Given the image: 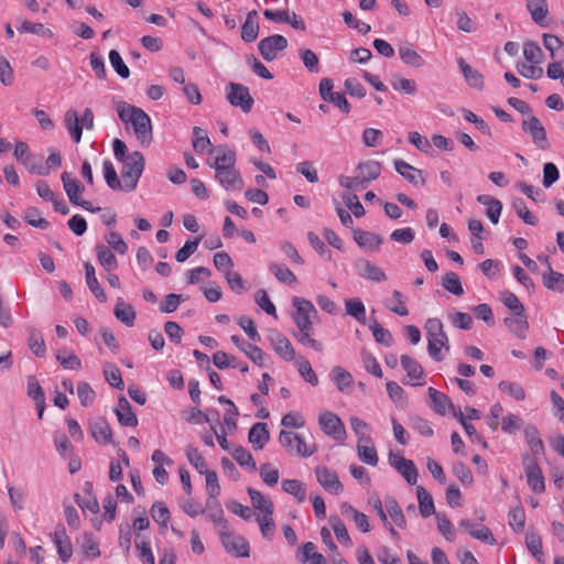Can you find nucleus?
I'll list each match as a JSON object with an SVG mask.
<instances>
[{
	"label": "nucleus",
	"instance_id": "nucleus-1",
	"mask_svg": "<svg viewBox=\"0 0 564 564\" xmlns=\"http://www.w3.org/2000/svg\"><path fill=\"white\" fill-rule=\"evenodd\" d=\"M424 329L426 332L429 343L427 350L430 356L435 361H441L443 359L441 349H449V340L446 333L444 332L442 321L436 317L429 318L424 325Z\"/></svg>",
	"mask_w": 564,
	"mask_h": 564
},
{
	"label": "nucleus",
	"instance_id": "nucleus-2",
	"mask_svg": "<svg viewBox=\"0 0 564 564\" xmlns=\"http://www.w3.org/2000/svg\"><path fill=\"white\" fill-rule=\"evenodd\" d=\"M121 178L124 183V191H133L143 173L145 161L141 152L134 151L129 154L126 161H122Z\"/></svg>",
	"mask_w": 564,
	"mask_h": 564
},
{
	"label": "nucleus",
	"instance_id": "nucleus-3",
	"mask_svg": "<svg viewBox=\"0 0 564 564\" xmlns=\"http://www.w3.org/2000/svg\"><path fill=\"white\" fill-rule=\"evenodd\" d=\"M279 442L290 454H295L302 457H308L316 451L314 445H307L301 435L293 432L281 431L279 434Z\"/></svg>",
	"mask_w": 564,
	"mask_h": 564
},
{
	"label": "nucleus",
	"instance_id": "nucleus-4",
	"mask_svg": "<svg viewBox=\"0 0 564 564\" xmlns=\"http://www.w3.org/2000/svg\"><path fill=\"white\" fill-rule=\"evenodd\" d=\"M227 100L234 107H239L243 112H249L253 105V98L248 87L238 83H229L226 87Z\"/></svg>",
	"mask_w": 564,
	"mask_h": 564
},
{
	"label": "nucleus",
	"instance_id": "nucleus-5",
	"mask_svg": "<svg viewBox=\"0 0 564 564\" xmlns=\"http://www.w3.org/2000/svg\"><path fill=\"white\" fill-rule=\"evenodd\" d=\"M522 130L530 134L533 143L541 150L549 148L546 130L540 119L533 115L522 120Z\"/></svg>",
	"mask_w": 564,
	"mask_h": 564
},
{
	"label": "nucleus",
	"instance_id": "nucleus-6",
	"mask_svg": "<svg viewBox=\"0 0 564 564\" xmlns=\"http://www.w3.org/2000/svg\"><path fill=\"white\" fill-rule=\"evenodd\" d=\"M293 306L295 307L296 312L293 316L294 323L296 324L297 328H304L306 330L313 329V324L311 321V315L316 314V310L312 302L303 299V297H294L293 299Z\"/></svg>",
	"mask_w": 564,
	"mask_h": 564
},
{
	"label": "nucleus",
	"instance_id": "nucleus-7",
	"mask_svg": "<svg viewBox=\"0 0 564 564\" xmlns=\"http://www.w3.org/2000/svg\"><path fill=\"white\" fill-rule=\"evenodd\" d=\"M137 139L143 145H149L152 142V124L151 119L141 108L138 111H134V117L131 122Z\"/></svg>",
	"mask_w": 564,
	"mask_h": 564
},
{
	"label": "nucleus",
	"instance_id": "nucleus-8",
	"mask_svg": "<svg viewBox=\"0 0 564 564\" xmlns=\"http://www.w3.org/2000/svg\"><path fill=\"white\" fill-rule=\"evenodd\" d=\"M286 47L288 40L283 35L279 34L264 37L258 44L259 52L267 62L275 59L278 52L283 51Z\"/></svg>",
	"mask_w": 564,
	"mask_h": 564
},
{
	"label": "nucleus",
	"instance_id": "nucleus-9",
	"mask_svg": "<svg viewBox=\"0 0 564 564\" xmlns=\"http://www.w3.org/2000/svg\"><path fill=\"white\" fill-rule=\"evenodd\" d=\"M333 80L329 78H323L319 82V95L321 97L328 102L334 104L339 109H341L345 113L350 111V105L347 101L346 97L343 94L333 91Z\"/></svg>",
	"mask_w": 564,
	"mask_h": 564
},
{
	"label": "nucleus",
	"instance_id": "nucleus-10",
	"mask_svg": "<svg viewBox=\"0 0 564 564\" xmlns=\"http://www.w3.org/2000/svg\"><path fill=\"white\" fill-rule=\"evenodd\" d=\"M221 543L226 551L235 556H249V543L241 535H235L230 532H221Z\"/></svg>",
	"mask_w": 564,
	"mask_h": 564
},
{
	"label": "nucleus",
	"instance_id": "nucleus-11",
	"mask_svg": "<svg viewBox=\"0 0 564 564\" xmlns=\"http://www.w3.org/2000/svg\"><path fill=\"white\" fill-rule=\"evenodd\" d=\"M315 476L319 485L327 491L333 494H341L344 490L343 484L339 481L337 474L326 466H317L315 468Z\"/></svg>",
	"mask_w": 564,
	"mask_h": 564
},
{
	"label": "nucleus",
	"instance_id": "nucleus-12",
	"mask_svg": "<svg viewBox=\"0 0 564 564\" xmlns=\"http://www.w3.org/2000/svg\"><path fill=\"white\" fill-rule=\"evenodd\" d=\"M319 425L322 430L333 436L335 440H343L346 431L340 419L333 412L326 411L319 415Z\"/></svg>",
	"mask_w": 564,
	"mask_h": 564
},
{
	"label": "nucleus",
	"instance_id": "nucleus-13",
	"mask_svg": "<svg viewBox=\"0 0 564 564\" xmlns=\"http://www.w3.org/2000/svg\"><path fill=\"white\" fill-rule=\"evenodd\" d=\"M269 340L274 351L284 360L290 361L294 359L295 350L292 347L291 341L284 335L275 329H271L269 332Z\"/></svg>",
	"mask_w": 564,
	"mask_h": 564
},
{
	"label": "nucleus",
	"instance_id": "nucleus-14",
	"mask_svg": "<svg viewBox=\"0 0 564 564\" xmlns=\"http://www.w3.org/2000/svg\"><path fill=\"white\" fill-rule=\"evenodd\" d=\"M215 178L227 191L241 189L243 187V180L235 166L215 171Z\"/></svg>",
	"mask_w": 564,
	"mask_h": 564
},
{
	"label": "nucleus",
	"instance_id": "nucleus-15",
	"mask_svg": "<svg viewBox=\"0 0 564 564\" xmlns=\"http://www.w3.org/2000/svg\"><path fill=\"white\" fill-rule=\"evenodd\" d=\"M381 163L375 160L359 163L355 173H357L361 182V188H365L371 181L377 180L381 174Z\"/></svg>",
	"mask_w": 564,
	"mask_h": 564
},
{
	"label": "nucleus",
	"instance_id": "nucleus-16",
	"mask_svg": "<svg viewBox=\"0 0 564 564\" xmlns=\"http://www.w3.org/2000/svg\"><path fill=\"white\" fill-rule=\"evenodd\" d=\"M394 169L402 177L416 187L424 186L426 183L423 172L403 160H394Z\"/></svg>",
	"mask_w": 564,
	"mask_h": 564
},
{
	"label": "nucleus",
	"instance_id": "nucleus-17",
	"mask_svg": "<svg viewBox=\"0 0 564 564\" xmlns=\"http://www.w3.org/2000/svg\"><path fill=\"white\" fill-rule=\"evenodd\" d=\"M459 528L469 533L474 539L480 540L490 545L496 543L491 531L484 525H475L470 520L463 519L458 523Z\"/></svg>",
	"mask_w": 564,
	"mask_h": 564
},
{
	"label": "nucleus",
	"instance_id": "nucleus-18",
	"mask_svg": "<svg viewBox=\"0 0 564 564\" xmlns=\"http://www.w3.org/2000/svg\"><path fill=\"white\" fill-rule=\"evenodd\" d=\"M216 156L213 162H207L215 171L234 167L236 165V152L227 145H219L216 149Z\"/></svg>",
	"mask_w": 564,
	"mask_h": 564
},
{
	"label": "nucleus",
	"instance_id": "nucleus-19",
	"mask_svg": "<svg viewBox=\"0 0 564 564\" xmlns=\"http://www.w3.org/2000/svg\"><path fill=\"white\" fill-rule=\"evenodd\" d=\"M116 416L122 426L134 427L138 425V417L132 411L129 401L124 397L118 400V406L115 409Z\"/></svg>",
	"mask_w": 564,
	"mask_h": 564
},
{
	"label": "nucleus",
	"instance_id": "nucleus-20",
	"mask_svg": "<svg viewBox=\"0 0 564 564\" xmlns=\"http://www.w3.org/2000/svg\"><path fill=\"white\" fill-rule=\"evenodd\" d=\"M525 476L529 487L536 494L544 491V477L536 463L530 460L525 464Z\"/></svg>",
	"mask_w": 564,
	"mask_h": 564
},
{
	"label": "nucleus",
	"instance_id": "nucleus-21",
	"mask_svg": "<svg viewBox=\"0 0 564 564\" xmlns=\"http://www.w3.org/2000/svg\"><path fill=\"white\" fill-rule=\"evenodd\" d=\"M61 178L69 202L74 205L78 204L85 186L77 178L72 177L68 172H63Z\"/></svg>",
	"mask_w": 564,
	"mask_h": 564
},
{
	"label": "nucleus",
	"instance_id": "nucleus-22",
	"mask_svg": "<svg viewBox=\"0 0 564 564\" xmlns=\"http://www.w3.org/2000/svg\"><path fill=\"white\" fill-rule=\"evenodd\" d=\"M460 72L464 75L467 84L478 90L485 86L484 76L475 68H473L463 57L457 59Z\"/></svg>",
	"mask_w": 564,
	"mask_h": 564
},
{
	"label": "nucleus",
	"instance_id": "nucleus-23",
	"mask_svg": "<svg viewBox=\"0 0 564 564\" xmlns=\"http://www.w3.org/2000/svg\"><path fill=\"white\" fill-rule=\"evenodd\" d=\"M231 341L245 352L256 365L259 367L264 366L265 354L258 347L250 343L241 340L238 336L232 335Z\"/></svg>",
	"mask_w": 564,
	"mask_h": 564
},
{
	"label": "nucleus",
	"instance_id": "nucleus-24",
	"mask_svg": "<svg viewBox=\"0 0 564 564\" xmlns=\"http://www.w3.org/2000/svg\"><path fill=\"white\" fill-rule=\"evenodd\" d=\"M357 453L362 463L377 466L379 459L377 449L371 444V437H360V441L357 443Z\"/></svg>",
	"mask_w": 564,
	"mask_h": 564
},
{
	"label": "nucleus",
	"instance_id": "nucleus-25",
	"mask_svg": "<svg viewBox=\"0 0 564 564\" xmlns=\"http://www.w3.org/2000/svg\"><path fill=\"white\" fill-rule=\"evenodd\" d=\"M270 438L268 425L265 423L258 422L252 425L249 431L248 440L251 443L253 449L260 451L264 447Z\"/></svg>",
	"mask_w": 564,
	"mask_h": 564
},
{
	"label": "nucleus",
	"instance_id": "nucleus-26",
	"mask_svg": "<svg viewBox=\"0 0 564 564\" xmlns=\"http://www.w3.org/2000/svg\"><path fill=\"white\" fill-rule=\"evenodd\" d=\"M476 200L479 204L487 206L486 216L494 225L498 224L502 212V203L499 199L486 194L478 195Z\"/></svg>",
	"mask_w": 564,
	"mask_h": 564
},
{
	"label": "nucleus",
	"instance_id": "nucleus-27",
	"mask_svg": "<svg viewBox=\"0 0 564 564\" xmlns=\"http://www.w3.org/2000/svg\"><path fill=\"white\" fill-rule=\"evenodd\" d=\"M506 327L519 338L525 337V330L529 327L525 312L514 313L512 316L503 319Z\"/></svg>",
	"mask_w": 564,
	"mask_h": 564
},
{
	"label": "nucleus",
	"instance_id": "nucleus-28",
	"mask_svg": "<svg viewBox=\"0 0 564 564\" xmlns=\"http://www.w3.org/2000/svg\"><path fill=\"white\" fill-rule=\"evenodd\" d=\"M54 542L57 547V553L63 562H67L72 554V544L69 542V539L66 534V530L63 527L56 528L54 532Z\"/></svg>",
	"mask_w": 564,
	"mask_h": 564
},
{
	"label": "nucleus",
	"instance_id": "nucleus-29",
	"mask_svg": "<svg viewBox=\"0 0 564 564\" xmlns=\"http://www.w3.org/2000/svg\"><path fill=\"white\" fill-rule=\"evenodd\" d=\"M355 241L361 248H369L370 250H378L382 243V238L373 232L364 231L361 229H352Z\"/></svg>",
	"mask_w": 564,
	"mask_h": 564
},
{
	"label": "nucleus",
	"instance_id": "nucleus-30",
	"mask_svg": "<svg viewBox=\"0 0 564 564\" xmlns=\"http://www.w3.org/2000/svg\"><path fill=\"white\" fill-rule=\"evenodd\" d=\"M91 434L96 442L109 444L112 442V432L109 423L100 417L90 424Z\"/></svg>",
	"mask_w": 564,
	"mask_h": 564
},
{
	"label": "nucleus",
	"instance_id": "nucleus-31",
	"mask_svg": "<svg viewBox=\"0 0 564 564\" xmlns=\"http://www.w3.org/2000/svg\"><path fill=\"white\" fill-rule=\"evenodd\" d=\"M257 11L252 10L247 14L246 21L241 26V39L247 42L251 43L257 40L259 34V23L256 20L257 19Z\"/></svg>",
	"mask_w": 564,
	"mask_h": 564
},
{
	"label": "nucleus",
	"instance_id": "nucleus-32",
	"mask_svg": "<svg viewBox=\"0 0 564 564\" xmlns=\"http://www.w3.org/2000/svg\"><path fill=\"white\" fill-rule=\"evenodd\" d=\"M84 268L87 286L94 293L98 301L106 302L107 295L96 278L94 265L90 264L89 262H86L84 264Z\"/></svg>",
	"mask_w": 564,
	"mask_h": 564
},
{
	"label": "nucleus",
	"instance_id": "nucleus-33",
	"mask_svg": "<svg viewBox=\"0 0 564 564\" xmlns=\"http://www.w3.org/2000/svg\"><path fill=\"white\" fill-rule=\"evenodd\" d=\"M543 285L547 290L563 292L564 291V274L552 269L549 264V270L542 274Z\"/></svg>",
	"mask_w": 564,
	"mask_h": 564
},
{
	"label": "nucleus",
	"instance_id": "nucleus-34",
	"mask_svg": "<svg viewBox=\"0 0 564 564\" xmlns=\"http://www.w3.org/2000/svg\"><path fill=\"white\" fill-rule=\"evenodd\" d=\"M525 4L532 20L536 24L543 25V22L549 12L546 0H525Z\"/></svg>",
	"mask_w": 564,
	"mask_h": 564
},
{
	"label": "nucleus",
	"instance_id": "nucleus-35",
	"mask_svg": "<svg viewBox=\"0 0 564 564\" xmlns=\"http://www.w3.org/2000/svg\"><path fill=\"white\" fill-rule=\"evenodd\" d=\"M113 313L127 326H132L137 316L134 307L131 304L124 303L122 299H118Z\"/></svg>",
	"mask_w": 564,
	"mask_h": 564
},
{
	"label": "nucleus",
	"instance_id": "nucleus-36",
	"mask_svg": "<svg viewBox=\"0 0 564 564\" xmlns=\"http://www.w3.org/2000/svg\"><path fill=\"white\" fill-rule=\"evenodd\" d=\"M401 61L414 68H420L425 64L424 58L410 45H400L398 48Z\"/></svg>",
	"mask_w": 564,
	"mask_h": 564
},
{
	"label": "nucleus",
	"instance_id": "nucleus-37",
	"mask_svg": "<svg viewBox=\"0 0 564 564\" xmlns=\"http://www.w3.org/2000/svg\"><path fill=\"white\" fill-rule=\"evenodd\" d=\"M359 274L375 282H382L387 280V275L383 270L376 264L362 260L358 263Z\"/></svg>",
	"mask_w": 564,
	"mask_h": 564
},
{
	"label": "nucleus",
	"instance_id": "nucleus-38",
	"mask_svg": "<svg viewBox=\"0 0 564 564\" xmlns=\"http://www.w3.org/2000/svg\"><path fill=\"white\" fill-rule=\"evenodd\" d=\"M543 44L552 59L564 61V44L556 35L543 34Z\"/></svg>",
	"mask_w": 564,
	"mask_h": 564
},
{
	"label": "nucleus",
	"instance_id": "nucleus-39",
	"mask_svg": "<svg viewBox=\"0 0 564 564\" xmlns=\"http://www.w3.org/2000/svg\"><path fill=\"white\" fill-rule=\"evenodd\" d=\"M427 392L437 413L444 415L447 410H454V405L446 394L437 391L432 387L429 388Z\"/></svg>",
	"mask_w": 564,
	"mask_h": 564
},
{
	"label": "nucleus",
	"instance_id": "nucleus-40",
	"mask_svg": "<svg viewBox=\"0 0 564 564\" xmlns=\"http://www.w3.org/2000/svg\"><path fill=\"white\" fill-rule=\"evenodd\" d=\"M416 497L419 501L420 513L423 518H427L431 514H435V507L432 496L423 488L417 486Z\"/></svg>",
	"mask_w": 564,
	"mask_h": 564
},
{
	"label": "nucleus",
	"instance_id": "nucleus-41",
	"mask_svg": "<svg viewBox=\"0 0 564 564\" xmlns=\"http://www.w3.org/2000/svg\"><path fill=\"white\" fill-rule=\"evenodd\" d=\"M65 126L75 142H79L83 133V126L80 124L77 112L69 109L65 113Z\"/></svg>",
	"mask_w": 564,
	"mask_h": 564
},
{
	"label": "nucleus",
	"instance_id": "nucleus-42",
	"mask_svg": "<svg viewBox=\"0 0 564 564\" xmlns=\"http://www.w3.org/2000/svg\"><path fill=\"white\" fill-rule=\"evenodd\" d=\"M247 491L254 509L260 512L273 513L274 507L269 498L253 488H248Z\"/></svg>",
	"mask_w": 564,
	"mask_h": 564
},
{
	"label": "nucleus",
	"instance_id": "nucleus-43",
	"mask_svg": "<svg viewBox=\"0 0 564 564\" xmlns=\"http://www.w3.org/2000/svg\"><path fill=\"white\" fill-rule=\"evenodd\" d=\"M282 489L294 496L299 503H303L306 499V490L304 484L297 479H285L282 481Z\"/></svg>",
	"mask_w": 564,
	"mask_h": 564
},
{
	"label": "nucleus",
	"instance_id": "nucleus-44",
	"mask_svg": "<svg viewBox=\"0 0 564 564\" xmlns=\"http://www.w3.org/2000/svg\"><path fill=\"white\" fill-rule=\"evenodd\" d=\"M387 511L397 527L403 529L406 527L404 513L394 498L386 499Z\"/></svg>",
	"mask_w": 564,
	"mask_h": 564
},
{
	"label": "nucleus",
	"instance_id": "nucleus-45",
	"mask_svg": "<svg viewBox=\"0 0 564 564\" xmlns=\"http://www.w3.org/2000/svg\"><path fill=\"white\" fill-rule=\"evenodd\" d=\"M203 475L206 477V489L208 492L207 505L210 506V502L217 505V497L220 494L217 474L216 471L207 470Z\"/></svg>",
	"mask_w": 564,
	"mask_h": 564
},
{
	"label": "nucleus",
	"instance_id": "nucleus-46",
	"mask_svg": "<svg viewBox=\"0 0 564 564\" xmlns=\"http://www.w3.org/2000/svg\"><path fill=\"white\" fill-rule=\"evenodd\" d=\"M345 306L348 315L352 316L364 325L367 323L366 307L359 299L346 300Z\"/></svg>",
	"mask_w": 564,
	"mask_h": 564
},
{
	"label": "nucleus",
	"instance_id": "nucleus-47",
	"mask_svg": "<svg viewBox=\"0 0 564 564\" xmlns=\"http://www.w3.org/2000/svg\"><path fill=\"white\" fill-rule=\"evenodd\" d=\"M97 258L99 263L107 270H115L118 267V261L111 250L104 246L98 245L96 247Z\"/></svg>",
	"mask_w": 564,
	"mask_h": 564
},
{
	"label": "nucleus",
	"instance_id": "nucleus-48",
	"mask_svg": "<svg viewBox=\"0 0 564 564\" xmlns=\"http://www.w3.org/2000/svg\"><path fill=\"white\" fill-rule=\"evenodd\" d=\"M91 487H93L91 484L87 482L86 484L87 497L82 498L79 494H75L74 498H75L76 503L83 510H88L93 513H97L99 511V502L95 496L90 495Z\"/></svg>",
	"mask_w": 564,
	"mask_h": 564
},
{
	"label": "nucleus",
	"instance_id": "nucleus-49",
	"mask_svg": "<svg viewBox=\"0 0 564 564\" xmlns=\"http://www.w3.org/2000/svg\"><path fill=\"white\" fill-rule=\"evenodd\" d=\"M104 176L107 185L115 191H124V183L118 178L113 164L107 160L104 162Z\"/></svg>",
	"mask_w": 564,
	"mask_h": 564
},
{
	"label": "nucleus",
	"instance_id": "nucleus-50",
	"mask_svg": "<svg viewBox=\"0 0 564 564\" xmlns=\"http://www.w3.org/2000/svg\"><path fill=\"white\" fill-rule=\"evenodd\" d=\"M369 328L372 332V336L375 340L381 345H384L387 347L391 346L392 344V335L391 333L383 328L377 319H371L369 323Z\"/></svg>",
	"mask_w": 564,
	"mask_h": 564
},
{
	"label": "nucleus",
	"instance_id": "nucleus-51",
	"mask_svg": "<svg viewBox=\"0 0 564 564\" xmlns=\"http://www.w3.org/2000/svg\"><path fill=\"white\" fill-rule=\"evenodd\" d=\"M401 365L411 380H419L423 376V368L410 356L402 355Z\"/></svg>",
	"mask_w": 564,
	"mask_h": 564
},
{
	"label": "nucleus",
	"instance_id": "nucleus-52",
	"mask_svg": "<svg viewBox=\"0 0 564 564\" xmlns=\"http://www.w3.org/2000/svg\"><path fill=\"white\" fill-rule=\"evenodd\" d=\"M512 207L514 208L519 218L527 225L535 226L538 224V218L529 210L525 203L521 198H516L512 202Z\"/></svg>",
	"mask_w": 564,
	"mask_h": 564
},
{
	"label": "nucleus",
	"instance_id": "nucleus-53",
	"mask_svg": "<svg viewBox=\"0 0 564 564\" xmlns=\"http://www.w3.org/2000/svg\"><path fill=\"white\" fill-rule=\"evenodd\" d=\"M104 376L110 386L120 390L123 389V381L117 366L110 362L105 364Z\"/></svg>",
	"mask_w": 564,
	"mask_h": 564
},
{
	"label": "nucleus",
	"instance_id": "nucleus-54",
	"mask_svg": "<svg viewBox=\"0 0 564 564\" xmlns=\"http://www.w3.org/2000/svg\"><path fill=\"white\" fill-rule=\"evenodd\" d=\"M442 285L445 290L454 295H462L464 293L463 285L458 275L454 272H447L442 279Z\"/></svg>",
	"mask_w": 564,
	"mask_h": 564
},
{
	"label": "nucleus",
	"instance_id": "nucleus-55",
	"mask_svg": "<svg viewBox=\"0 0 564 564\" xmlns=\"http://www.w3.org/2000/svg\"><path fill=\"white\" fill-rule=\"evenodd\" d=\"M297 369H299L301 377L306 382H308L310 384H312L314 387L318 384V382H319L318 378L307 359H305L303 357L299 358L297 359Z\"/></svg>",
	"mask_w": 564,
	"mask_h": 564
},
{
	"label": "nucleus",
	"instance_id": "nucleus-56",
	"mask_svg": "<svg viewBox=\"0 0 564 564\" xmlns=\"http://www.w3.org/2000/svg\"><path fill=\"white\" fill-rule=\"evenodd\" d=\"M231 456L240 466L249 467L251 470H256V462L252 455L245 447H236L231 452Z\"/></svg>",
	"mask_w": 564,
	"mask_h": 564
},
{
	"label": "nucleus",
	"instance_id": "nucleus-57",
	"mask_svg": "<svg viewBox=\"0 0 564 564\" xmlns=\"http://www.w3.org/2000/svg\"><path fill=\"white\" fill-rule=\"evenodd\" d=\"M527 442L534 455L543 453V442L539 436V432L534 426H528L524 431Z\"/></svg>",
	"mask_w": 564,
	"mask_h": 564
},
{
	"label": "nucleus",
	"instance_id": "nucleus-58",
	"mask_svg": "<svg viewBox=\"0 0 564 564\" xmlns=\"http://www.w3.org/2000/svg\"><path fill=\"white\" fill-rule=\"evenodd\" d=\"M109 62L115 72L121 77V78H128L130 76L129 67L124 64L121 55L118 51L111 50L109 52Z\"/></svg>",
	"mask_w": 564,
	"mask_h": 564
},
{
	"label": "nucleus",
	"instance_id": "nucleus-59",
	"mask_svg": "<svg viewBox=\"0 0 564 564\" xmlns=\"http://www.w3.org/2000/svg\"><path fill=\"white\" fill-rule=\"evenodd\" d=\"M329 521H330L332 528L334 530V533H335L337 540L340 543L350 546L351 539H350L348 531L346 529V525L343 523V521L338 517H330Z\"/></svg>",
	"mask_w": 564,
	"mask_h": 564
},
{
	"label": "nucleus",
	"instance_id": "nucleus-60",
	"mask_svg": "<svg viewBox=\"0 0 564 564\" xmlns=\"http://www.w3.org/2000/svg\"><path fill=\"white\" fill-rule=\"evenodd\" d=\"M28 344H29L30 350L34 355H36L39 357H43L45 355L46 346H45L44 339H43L42 335L39 332H36L35 329L31 330L29 339H28Z\"/></svg>",
	"mask_w": 564,
	"mask_h": 564
},
{
	"label": "nucleus",
	"instance_id": "nucleus-61",
	"mask_svg": "<svg viewBox=\"0 0 564 564\" xmlns=\"http://www.w3.org/2000/svg\"><path fill=\"white\" fill-rule=\"evenodd\" d=\"M334 381L339 391L345 392L352 383L351 375L339 366L333 368Z\"/></svg>",
	"mask_w": 564,
	"mask_h": 564
},
{
	"label": "nucleus",
	"instance_id": "nucleus-62",
	"mask_svg": "<svg viewBox=\"0 0 564 564\" xmlns=\"http://www.w3.org/2000/svg\"><path fill=\"white\" fill-rule=\"evenodd\" d=\"M391 85L393 89L402 91L408 95H413L416 93V84L412 79H408L401 77L399 75H394L391 79Z\"/></svg>",
	"mask_w": 564,
	"mask_h": 564
},
{
	"label": "nucleus",
	"instance_id": "nucleus-63",
	"mask_svg": "<svg viewBox=\"0 0 564 564\" xmlns=\"http://www.w3.org/2000/svg\"><path fill=\"white\" fill-rule=\"evenodd\" d=\"M151 516L153 520L166 528L170 520V510L162 501H156L151 508Z\"/></svg>",
	"mask_w": 564,
	"mask_h": 564
},
{
	"label": "nucleus",
	"instance_id": "nucleus-64",
	"mask_svg": "<svg viewBox=\"0 0 564 564\" xmlns=\"http://www.w3.org/2000/svg\"><path fill=\"white\" fill-rule=\"evenodd\" d=\"M524 58L531 64H540L543 61V52L534 42H527L523 47Z\"/></svg>",
	"mask_w": 564,
	"mask_h": 564
}]
</instances>
